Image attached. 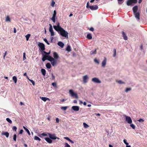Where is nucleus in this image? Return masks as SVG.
<instances>
[{"label": "nucleus", "mask_w": 147, "mask_h": 147, "mask_svg": "<svg viewBox=\"0 0 147 147\" xmlns=\"http://www.w3.org/2000/svg\"><path fill=\"white\" fill-rule=\"evenodd\" d=\"M61 36L65 38H68V33L63 28L57 31Z\"/></svg>", "instance_id": "nucleus-1"}, {"label": "nucleus", "mask_w": 147, "mask_h": 147, "mask_svg": "<svg viewBox=\"0 0 147 147\" xmlns=\"http://www.w3.org/2000/svg\"><path fill=\"white\" fill-rule=\"evenodd\" d=\"M137 2V0H128L126 4L128 6H133Z\"/></svg>", "instance_id": "nucleus-2"}, {"label": "nucleus", "mask_w": 147, "mask_h": 147, "mask_svg": "<svg viewBox=\"0 0 147 147\" xmlns=\"http://www.w3.org/2000/svg\"><path fill=\"white\" fill-rule=\"evenodd\" d=\"M50 59L49 61L51 62L53 66H54L56 65L57 61L56 60L54 59L52 57H50Z\"/></svg>", "instance_id": "nucleus-3"}, {"label": "nucleus", "mask_w": 147, "mask_h": 147, "mask_svg": "<svg viewBox=\"0 0 147 147\" xmlns=\"http://www.w3.org/2000/svg\"><path fill=\"white\" fill-rule=\"evenodd\" d=\"M48 135L50 138L52 140H55L56 139H57L58 140L60 139V138H59L57 137L56 136V135L55 134H51L50 133L48 134Z\"/></svg>", "instance_id": "nucleus-4"}, {"label": "nucleus", "mask_w": 147, "mask_h": 147, "mask_svg": "<svg viewBox=\"0 0 147 147\" xmlns=\"http://www.w3.org/2000/svg\"><path fill=\"white\" fill-rule=\"evenodd\" d=\"M125 117V121L128 123L131 124L132 123V121L131 118L125 115L124 116Z\"/></svg>", "instance_id": "nucleus-5"}, {"label": "nucleus", "mask_w": 147, "mask_h": 147, "mask_svg": "<svg viewBox=\"0 0 147 147\" xmlns=\"http://www.w3.org/2000/svg\"><path fill=\"white\" fill-rule=\"evenodd\" d=\"M38 46L40 48L42 52L45 49V46L42 43L39 42L38 44Z\"/></svg>", "instance_id": "nucleus-6"}, {"label": "nucleus", "mask_w": 147, "mask_h": 147, "mask_svg": "<svg viewBox=\"0 0 147 147\" xmlns=\"http://www.w3.org/2000/svg\"><path fill=\"white\" fill-rule=\"evenodd\" d=\"M70 95L73 98L78 99V96L76 92H69Z\"/></svg>", "instance_id": "nucleus-7"}, {"label": "nucleus", "mask_w": 147, "mask_h": 147, "mask_svg": "<svg viewBox=\"0 0 147 147\" xmlns=\"http://www.w3.org/2000/svg\"><path fill=\"white\" fill-rule=\"evenodd\" d=\"M53 27L57 31L62 28L60 26L59 23H58L57 26L54 25L53 26Z\"/></svg>", "instance_id": "nucleus-8"}, {"label": "nucleus", "mask_w": 147, "mask_h": 147, "mask_svg": "<svg viewBox=\"0 0 147 147\" xmlns=\"http://www.w3.org/2000/svg\"><path fill=\"white\" fill-rule=\"evenodd\" d=\"M57 12L55 10L54 11V13L53 15V16L51 18V20L54 23H55L56 22L55 20V17L56 15Z\"/></svg>", "instance_id": "nucleus-9"}, {"label": "nucleus", "mask_w": 147, "mask_h": 147, "mask_svg": "<svg viewBox=\"0 0 147 147\" xmlns=\"http://www.w3.org/2000/svg\"><path fill=\"white\" fill-rule=\"evenodd\" d=\"M92 81L93 82L97 83H101L99 79L96 78H94L92 79Z\"/></svg>", "instance_id": "nucleus-10"}, {"label": "nucleus", "mask_w": 147, "mask_h": 147, "mask_svg": "<svg viewBox=\"0 0 147 147\" xmlns=\"http://www.w3.org/2000/svg\"><path fill=\"white\" fill-rule=\"evenodd\" d=\"M135 18L137 19L139 21L140 19V13L139 12H137L135 13H134Z\"/></svg>", "instance_id": "nucleus-11"}, {"label": "nucleus", "mask_w": 147, "mask_h": 147, "mask_svg": "<svg viewBox=\"0 0 147 147\" xmlns=\"http://www.w3.org/2000/svg\"><path fill=\"white\" fill-rule=\"evenodd\" d=\"M98 8V7L96 5H91L90 7V9L92 10H97Z\"/></svg>", "instance_id": "nucleus-12"}, {"label": "nucleus", "mask_w": 147, "mask_h": 147, "mask_svg": "<svg viewBox=\"0 0 147 147\" xmlns=\"http://www.w3.org/2000/svg\"><path fill=\"white\" fill-rule=\"evenodd\" d=\"M88 76L87 75L84 76L83 77V81L84 83H86L88 81Z\"/></svg>", "instance_id": "nucleus-13"}, {"label": "nucleus", "mask_w": 147, "mask_h": 147, "mask_svg": "<svg viewBox=\"0 0 147 147\" xmlns=\"http://www.w3.org/2000/svg\"><path fill=\"white\" fill-rule=\"evenodd\" d=\"M49 133H47L46 132H43L42 134H39L38 136L41 138H42V136H47L48 135V134Z\"/></svg>", "instance_id": "nucleus-14"}, {"label": "nucleus", "mask_w": 147, "mask_h": 147, "mask_svg": "<svg viewBox=\"0 0 147 147\" xmlns=\"http://www.w3.org/2000/svg\"><path fill=\"white\" fill-rule=\"evenodd\" d=\"M42 56H43V57H44L45 58H47V59L49 61V59H50V57H51L50 55H47L45 54V55H44L42 52Z\"/></svg>", "instance_id": "nucleus-15"}, {"label": "nucleus", "mask_w": 147, "mask_h": 147, "mask_svg": "<svg viewBox=\"0 0 147 147\" xmlns=\"http://www.w3.org/2000/svg\"><path fill=\"white\" fill-rule=\"evenodd\" d=\"M72 109L75 111H78L79 110V107L78 106H73Z\"/></svg>", "instance_id": "nucleus-16"}, {"label": "nucleus", "mask_w": 147, "mask_h": 147, "mask_svg": "<svg viewBox=\"0 0 147 147\" xmlns=\"http://www.w3.org/2000/svg\"><path fill=\"white\" fill-rule=\"evenodd\" d=\"M138 6L137 5H136L133 7L132 10L134 13L137 12L138 10Z\"/></svg>", "instance_id": "nucleus-17"}, {"label": "nucleus", "mask_w": 147, "mask_h": 147, "mask_svg": "<svg viewBox=\"0 0 147 147\" xmlns=\"http://www.w3.org/2000/svg\"><path fill=\"white\" fill-rule=\"evenodd\" d=\"M45 139L49 143L51 144L52 142V140L50 138H45Z\"/></svg>", "instance_id": "nucleus-18"}, {"label": "nucleus", "mask_w": 147, "mask_h": 147, "mask_svg": "<svg viewBox=\"0 0 147 147\" xmlns=\"http://www.w3.org/2000/svg\"><path fill=\"white\" fill-rule=\"evenodd\" d=\"M53 56L55 59H56L59 58V56L57 53L55 52H54L53 53Z\"/></svg>", "instance_id": "nucleus-19"}, {"label": "nucleus", "mask_w": 147, "mask_h": 147, "mask_svg": "<svg viewBox=\"0 0 147 147\" xmlns=\"http://www.w3.org/2000/svg\"><path fill=\"white\" fill-rule=\"evenodd\" d=\"M40 98L44 102H46L47 100H48L49 101L50 100V99L47 98L46 97H40Z\"/></svg>", "instance_id": "nucleus-20"}, {"label": "nucleus", "mask_w": 147, "mask_h": 147, "mask_svg": "<svg viewBox=\"0 0 147 147\" xmlns=\"http://www.w3.org/2000/svg\"><path fill=\"white\" fill-rule=\"evenodd\" d=\"M122 34L123 35V39L125 40H127V37L126 35L125 34L124 32L123 31H122Z\"/></svg>", "instance_id": "nucleus-21"}, {"label": "nucleus", "mask_w": 147, "mask_h": 147, "mask_svg": "<svg viewBox=\"0 0 147 147\" xmlns=\"http://www.w3.org/2000/svg\"><path fill=\"white\" fill-rule=\"evenodd\" d=\"M107 61V59L105 57L104 59L102 61V65L103 67H105L106 65Z\"/></svg>", "instance_id": "nucleus-22"}, {"label": "nucleus", "mask_w": 147, "mask_h": 147, "mask_svg": "<svg viewBox=\"0 0 147 147\" xmlns=\"http://www.w3.org/2000/svg\"><path fill=\"white\" fill-rule=\"evenodd\" d=\"M58 45L61 48H63L64 46V44L61 42L60 41L58 43Z\"/></svg>", "instance_id": "nucleus-23"}, {"label": "nucleus", "mask_w": 147, "mask_h": 147, "mask_svg": "<svg viewBox=\"0 0 147 147\" xmlns=\"http://www.w3.org/2000/svg\"><path fill=\"white\" fill-rule=\"evenodd\" d=\"M64 138L69 141L72 144H74V142L73 141L71 140L68 137H64Z\"/></svg>", "instance_id": "nucleus-24"}, {"label": "nucleus", "mask_w": 147, "mask_h": 147, "mask_svg": "<svg viewBox=\"0 0 147 147\" xmlns=\"http://www.w3.org/2000/svg\"><path fill=\"white\" fill-rule=\"evenodd\" d=\"M23 127L24 129L26 130V131L27 132V133L29 135H30V133L28 130V129L26 128L25 126H23Z\"/></svg>", "instance_id": "nucleus-25"}, {"label": "nucleus", "mask_w": 147, "mask_h": 147, "mask_svg": "<svg viewBox=\"0 0 147 147\" xmlns=\"http://www.w3.org/2000/svg\"><path fill=\"white\" fill-rule=\"evenodd\" d=\"M41 72L42 74L44 76H45L46 74V70L45 69H41Z\"/></svg>", "instance_id": "nucleus-26"}, {"label": "nucleus", "mask_w": 147, "mask_h": 147, "mask_svg": "<svg viewBox=\"0 0 147 147\" xmlns=\"http://www.w3.org/2000/svg\"><path fill=\"white\" fill-rule=\"evenodd\" d=\"M46 66L47 68L49 69H50L51 67V65L49 63H47L46 65Z\"/></svg>", "instance_id": "nucleus-27"}, {"label": "nucleus", "mask_w": 147, "mask_h": 147, "mask_svg": "<svg viewBox=\"0 0 147 147\" xmlns=\"http://www.w3.org/2000/svg\"><path fill=\"white\" fill-rule=\"evenodd\" d=\"M87 38L89 39H92V37L91 34L90 33L88 34L87 35Z\"/></svg>", "instance_id": "nucleus-28"}, {"label": "nucleus", "mask_w": 147, "mask_h": 147, "mask_svg": "<svg viewBox=\"0 0 147 147\" xmlns=\"http://www.w3.org/2000/svg\"><path fill=\"white\" fill-rule=\"evenodd\" d=\"M11 20L10 19L9 17V16H7V17L5 19V21L6 22H10Z\"/></svg>", "instance_id": "nucleus-29"}, {"label": "nucleus", "mask_w": 147, "mask_h": 147, "mask_svg": "<svg viewBox=\"0 0 147 147\" xmlns=\"http://www.w3.org/2000/svg\"><path fill=\"white\" fill-rule=\"evenodd\" d=\"M116 82L119 84H125V82L121 80H116Z\"/></svg>", "instance_id": "nucleus-30"}, {"label": "nucleus", "mask_w": 147, "mask_h": 147, "mask_svg": "<svg viewBox=\"0 0 147 147\" xmlns=\"http://www.w3.org/2000/svg\"><path fill=\"white\" fill-rule=\"evenodd\" d=\"M13 80L15 83H16L17 82V78L16 76H14L12 78Z\"/></svg>", "instance_id": "nucleus-31"}, {"label": "nucleus", "mask_w": 147, "mask_h": 147, "mask_svg": "<svg viewBox=\"0 0 147 147\" xmlns=\"http://www.w3.org/2000/svg\"><path fill=\"white\" fill-rule=\"evenodd\" d=\"M34 140H38L40 141L41 140V139L37 136H35L34 137Z\"/></svg>", "instance_id": "nucleus-32"}, {"label": "nucleus", "mask_w": 147, "mask_h": 147, "mask_svg": "<svg viewBox=\"0 0 147 147\" xmlns=\"http://www.w3.org/2000/svg\"><path fill=\"white\" fill-rule=\"evenodd\" d=\"M2 134L5 136L7 138H8L9 136V133L8 132H5L2 133Z\"/></svg>", "instance_id": "nucleus-33"}, {"label": "nucleus", "mask_w": 147, "mask_h": 147, "mask_svg": "<svg viewBox=\"0 0 147 147\" xmlns=\"http://www.w3.org/2000/svg\"><path fill=\"white\" fill-rule=\"evenodd\" d=\"M90 54L91 55H93L95 54L96 53V49L94 50V51H91L90 52Z\"/></svg>", "instance_id": "nucleus-34"}, {"label": "nucleus", "mask_w": 147, "mask_h": 147, "mask_svg": "<svg viewBox=\"0 0 147 147\" xmlns=\"http://www.w3.org/2000/svg\"><path fill=\"white\" fill-rule=\"evenodd\" d=\"M30 34H27L26 36V40L27 41H28L29 39L30 36Z\"/></svg>", "instance_id": "nucleus-35"}, {"label": "nucleus", "mask_w": 147, "mask_h": 147, "mask_svg": "<svg viewBox=\"0 0 147 147\" xmlns=\"http://www.w3.org/2000/svg\"><path fill=\"white\" fill-rule=\"evenodd\" d=\"M66 50L68 51H70L71 50V48L69 45H68L66 48Z\"/></svg>", "instance_id": "nucleus-36"}, {"label": "nucleus", "mask_w": 147, "mask_h": 147, "mask_svg": "<svg viewBox=\"0 0 147 147\" xmlns=\"http://www.w3.org/2000/svg\"><path fill=\"white\" fill-rule=\"evenodd\" d=\"M124 143L126 145V146L129 145V143L127 142V140L125 139H124L123 140Z\"/></svg>", "instance_id": "nucleus-37"}, {"label": "nucleus", "mask_w": 147, "mask_h": 147, "mask_svg": "<svg viewBox=\"0 0 147 147\" xmlns=\"http://www.w3.org/2000/svg\"><path fill=\"white\" fill-rule=\"evenodd\" d=\"M55 4V3L54 0H52V1L51 3V5L52 7H54V6Z\"/></svg>", "instance_id": "nucleus-38"}, {"label": "nucleus", "mask_w": 147, "mask_h": 147, "mask_svg": "<svg viewBox=\"0 0 147 147\" xmlns=\"http://www.w3.org/2000/svg\"><path fill=\"white\" fill-rule=\"evenodd\" d=\"M83 124L84 127L85 128H87L89 127V125L85 123H84Z\"/></svg>", "instance_id": "nucleus-39"}, {"label": "nucleus", "mask_w": 147, "mask_h": 147, "mask_svg": "<svg viewBox=\"0 0 147 147\" xmlns=\"http://www.w3.org/2000/svg\"><path fill=\"white\" fill-rule=\"evenodd\" d=\"M67 108L68 107L65 106L61 107V108L62 110H63L64 111H65Z\"/></svg>", "instance_id": "nucleus-40"}, {"label": "nucleus", "mask_w": 147, "mask_h": 147, "mask_svg": "<svg viewBox=\"0 0 147 147\" xmlns=\"http://www.w3.org/2000/svg\"><path fill=\"white\" fill-rule=\"evenodd\" d=\"M64 147H71L70 145L67 143H65L64 144Z\"/></svg>", "instance_id": "nucleus-41"}, {"label": "nucleus", "mask_w": 147, "mask_h": 147, "mask_svg": "<svg viewBox=\"0 0 147 147\" xmlns=\"http://www.w3.org/2000/svg\"><path fill=\"white\" fill-rule=\"evenodd\" d=\"M130 126L134 129H135V126L133 124L131 123V124H130Z\"/></svg>", "instance_id": "nucleus-42"}, {"label": "nucleus", "mask_w": 147, "mask_h": 147, "mask_svg": "<svg viewBox=\"0 0 147 147\" xmlns=\"http://www.w3.org/2000/svg\"><path fill=\"white\" fill-rule=\"evenodd\" d=\"M6 120L7 121H8V122H9V123L11 124L12 123V121H11V120H10L9 118H7L6 119Z\"/></svg>", "instance_id": "nucleus-43"}, {"label": "nucleus", "mask_w": 147, "mask_h": 147, "mask_svg": "<svg viewBox=\"0 0 147 147\" xmlns=\"http://www.w3.org/2000/svg\"><path fill=\"white\" fill-rule=\"evenodd\" d=\"M116 55V50L115 49H114L113 50V57H115Z\"/></svg>", "instance_id": "nucleus-44"}, {"label": "nucleus", "mask_w": 147, "mask_h": 147, "mask_svg": "<svg viewBox=\"0 0 147 147\" xmlns=\"http://www.w3.org/2000/svg\"><path fill=\"white\" fill-rule=\"evenodd\" d=\"M131 89V88H127L125 90V92H127L129 91H130Z\"/></svg>", "instance_id": "nucleus-45"}, {"label": "nucleus", "mask_w": 147, "mask_h": 147, "mask_svg": "<svg viewBox=\"0 0 147 147\" xmlns=\"http://www.w3.org/2000/svg\"><path fill=\"white\" fill-rule=\"evenodd\" d=\"M16 138H17L16 135V134H14L13 135V140L15 141H16Z\"/></svg>", "instance_id": "nucleus-46"}, {"label": "nucleus", "mask_w": 147, "mask_h": 147, "mask_svg": "<svg viewBox=\"0 0 147 147\" xmlns=\"http://www.w3.org/2000/svg\"><path fill=\"white\" fill-rule=\"evenodd\" d=\"M44 54L47 55H49L51 51H49V52L47 53L45 51H43L42 52Z\"/></svg>", "instance_id": "nucleus-47"}, {"label": "nucleus", "mask_w": 147, "mask_h": 147, "mask_svg": "<svg viewBox=\"0 0 147 147\" xmlns=\"http://www.w3.org/2000/svg\"><path fill=\"white\" fill-rule=\"evenodd\" d=\"M43 40H44V41L46 43L47 45H49L50 44L48 42L47 40L46 39L44 38Z\"/></svg>", "instance_id": "nucleus-48"}, {"label": "nucleus", "mask_w": 147, "mask_h": 147, "mask_svg": "<svg viewBox=\"0 0 147 147\" xmlns=\"http://www.w3.org/2000/svg\"><path fill=\"white\" fill-rule=\"evenodd\" d=\"M29 80L32 83V84L34 86L35 85V82L34 81H33L32 80L29 79Z\"/></svg>", "instance_id": "nucleus-49"}, {"label": "nucleus", "mask_w": 147, "mask_h": 147, "mask_svg": "<svg viewBox=\"0 0 147 147\" xmlns=\"http://www.w3.org/2000/svg\"><path fill=\"white\" fill-rule=\"evenodd\" d=\"M118 1V3L119 4H121L123 3V0H117Z\"/></svg>", "instance_id": "nucleus-50"}, {"label": "nucleus", "mask_w": 147, "mask_h": 147, "mask_svg": "<svg viewBox=\"0 0 147 147\" xmlns=\"http://www.w3.org/2000/svg\"><path fill=\"white\" fill-rule=\"evenodd\" d=\"M26 53L25 52H24L23 53V60H24L25 59H26Z\"/></svg>", "instance_id": "nucleus-51"}, {"label": "nucleus", "mask_w": 147, "mask_h": 147, "mask_svg": "<svg viewBox=\"0 0 147 147\" xmlns=\"http://www.w3.org/2000/svg\"><path fill=\"white\" fill-rule=\"evenodd\" d=\"M138 121L139 122H143L144 121V120L142 119H140Z\"/></svg>", "instance_id": "nucleus-52"}, {"label": "nucleus", "mask_w": 147, "mask_h": 147, "mask_svg": "<svg viewBox=\"0 0 147 147\" xmlns=\"http://www.w3.org/2000/svg\"><path fill=\"white\" fill-rule=\"evenodd\" d=\"M94 61L95 63H97L98 64L99 63V61L96 58L94 59Z\"/></svg>", "instance_id": "nucleus-53"}, {"label": "nucleus", "mask_w": 147, "mask_h": 147, "mask_svg": "<svg viewBox=\"0 0 147 147\" xmlns=\"http://www.w3.org/2000/svg\"><path fill=\"white\" fill-rule=\"evenodd\" d=\"M52 85L54 86V87H56L57 86V84H56V83L55 82H53V83L52 84Z\"/></svg>", "instance_id": "nucleus-54"}, {"label": "nucleus", "mask_w": 147, "mask_h": 147, "mask_svg": "<svg viewBox=\"0 0 147 147\" xmlns=\"http://www.w3.org/2000/svg\"><path fill=\"white\" fill-rule=\"evenodd\" d=\"M51 116L49 115L47 117V119L49 120V121H50L51 120Z\"/></svg>", "instance_id": "nucleus-55"}, {"label": "nucleus", "mask_w": 147, "mask_h": 147, "mask_svg": "<svg viewBox=\"0 0 147 147\" xmlns=\"http://www.w3.org/2000/svg\"><path fill=\"white\" fill-rule=\"evenodd\" d=\"M90 5H89V2H88L87 3V4H86V7L87 8H90Z\"/></svg>", "instance_id": "nucleus-56"}, {"label": "nucleus", "mask_w": 147, "mask_h": 147, "mask_svg": "<svg viewBox=\"0 0 147 147\" xmlns=\"http://www.w3.org/2000/svg\"><path fill=\"white\" fill-rule=\"evenodd\" d=\"M12 129L13 130H15L16 131V129H17V127L15 126H14L12 128Z\"/></svg>", "instance_id": "nucleus-57"}, {"label": "nucleus", "mask_w": 147, "mask_h": 147, "mask_svg": "<svg viewBox=\"0 0 147 147\" xmlns=\"http://www.w3.org/2000/svg\"><path fill=\"white\" fill-rule=\"evenodd\" d=\"M6 54H7V51H6L5 52V53L4 54V55H3V58L4 59H5V56L6 55Z\"/></svg>", "instance_id": "nucleus-58"}, {"label": "nucleus", "mask_w": 147, "mask_h": 147, "mask_svg": "<svg viewBox=\"0 0 147 147\" xmlns=\"http://www.w3.org/2000/svg\"><path fill=\"white\" fill-rule=\"evenodd\" d=\"M51 33V36H53L55 35L54 32L53 31L50 32Z\"/></svg>", "instance_id": "nucleus-59"}, {"label": "nucleus", "mask_w": 147, "mask_h": 147, "mask_svg": "<svg viewBox=\"0 0 147 147\" xmlns=\"http://www.w3.org/2000/svg\"><path fill=\"white\" fill-rule=\"evenodd\" d=\"M49 31L51 32L53 31V28H49Z\"/></svg>", "instance_id": "nucleus-60"}, {"label": "nucleus", "mask_w": 147, "mask_h": 147, "mask_svg": "<svg viewBox=\"0 0 147 147\" xmlns=\"http://www.w3.org/2000/svg\"><path fill=\"white\" fill-rule=\"evenodd\" d=\"M56 121L57 123H58L59 121V119L58 118H57L56 119Z\"/></svg>", "instance_id": "nucleus-61"}, {"label": "nucleus", "mask_w": 147, "mask_h": 147, "mask_svg": "<svg viewBox=\"0 0 147 147\" xmlns=\"http://www.w3.org/2000/svg\"><path fill=\"white\" fill-rule=\"evenodd\" d=\"M52 79L53 80H54L55 79V76L53 75V74H52Z\"/></svg>", "instance_id": "nucleus-62"}, {"label": "nucleus", "mask_w": 147, "mask_h": 147, "mask_svg": "<svg viewBox=\"0 0 147 147\" xmlns=\"http://www.w3.org/2000/svg\"><path fill=\"white\" fill-rule=\"evenodd\" d=\"M89 30L90 31H91L93 32L94 31V29L93 28L91 27L90 28V29H89Z\"/></svg>", "instance_id": "nucleus-63"}, {"label": "nucleus", "mask_w": 147, "mask_h": 147, "mask_svg": "<svg viewBox=\"0 0 147 147\" xmlns=\"http://www.w3.org/2000/svg\"><path fill=\"white\" fill-rule=\"evenodd\" d=\"M23 131H24L23 129H21L19 131V134H22L23 133Z\"/></svg>", "instance_id": "nucleus-64"}]
</instances>
